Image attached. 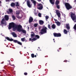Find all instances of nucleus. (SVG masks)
<instances>
[{
    "instance_id": "obj_1",
    "label": "nucleus",
    "mask_w": 76,
    "mask_h": 76,
    "mask_svg": "<svg viewBox=\"0 0 76 76\" xmlns=\"http://www.w3.org/2000/svg\"><path fill=\"white\" fill-rule=\"evenodd\" d=\"M20 25H18L17 24H15L14 23H10L8 27V29H11L12 28H13V30L14 31H16V29H17L18 28V26Z\"/></svg>"
},
{
    "instance_id": "obj_2",
    "label": "nucleus",
    "mask_w": 76,
    "mask_h": 76,
    "mask_svg": "<svg viewBox=\"0 0 76 76\" xmlns=\"http://www.w3.org/2000/svg\"><path fill=\"white\" fill-rule=\"evenodd\" d=\"M22 28V26L19 25V26L18 27V28H17V31L20 32H22L23 34H26V31L23 29H21Z\"/></svg>"
},
{
    "instance_id": "obj_3",
    "label": "nucleus",
    "mask_w": 76,
    "mask_h": 76,
    "mask_svg": "<svg viewBox=\"0 0 76 76\" xmlns=\"http://www.w3.org/2000/svg\"><path fill=\"white\" fill-rule=\"evenodd\" d=\"M47 32V28L46 27H45L41 30V32H40V33L42 35V34H46Z\"/></svg>"
},
{
    "instance_id": "obj_4",
    "label": "nucleus",
    "mask_w": 76,
    "mask_h": 76,
    "mask_svg": "<svg viewBox=\"0 0 76 76\" xmlns=\"http://www.w3.org/2000/svg\"><path fill=\"white\" fill-rule=\"evenodd\" d=\"M35 38H33V39L31 38H30L29 39V41H31V42H33L34 41H36L39 38V36L38 35H35Z\"/></svg>"
},
{
    "instance_id": "obj_5",
    "label": "nucleus",
    "mask_w": 76,
    "mask_h": 76,
    "mask_svg": "<svg viewBox=\"0 0 76 76\" xmlns=\"http://www.w3.org/2000/svg\"><path fill=\"white\" fill-rule=\"evenodd\" d=\"M70 16L72 20H75V22H76V17L75 14L71 13L70 14Z\"/></svg>"
},
{
    "instance_id": "obj_6",
    "label": "nucleus",
    "mask_w": 76,
    "mask_h": 76,
    "mask_svg": "<svg viewBox=\"0 0 76 76\" xmlns=\"http://www.w3.org/2000/svg\"><path fill=\"white\" fill-rule=\"evenodd\" d=\"M65 6L67 10H70L72 8V7L69 3H66L65 4Z\"/></svg>"
},
{
    "instance_id": "obj_7",
    "label": "nucleus",
    "mask_w": 76,
    "mask_h": 76,
    "mask_svg": "<svg viewBox=\"0 0 76 76\" xmlns=\"http://www.w3.org/2000/svg\"><path fill=\"white\" fill-rule=\"evenodd\" d=\"M53 35L55 37H60L61 36V34L60 33H53Z\"/></svg>"
},
{
    "instance_id": "obj_8",
    "label": "nucleus",
    "mask_w": 76,
    "mask_h": 76,
    "mask_svg": "<svg viewBox=\"0 0 76 76\" xmlns=\"http://www.w3.org/2000/svg\"><path fill=\"white\" fill-rule=\"evenodd\" d=\"M56 13L58 16V18H60V11L58 10H56Z\"/></svg>"
},
{
    "instance_id": "obj_9",
    "label": "nucleus",
    "mask_w": 76,
    "mask_h": 76,
    "mask_svg": "<svg viewBox=\"0 0 76 76\" xmlns=\"http://www.w3.org/2000/svg\"><path fill=\"white\" fill-rule=\"evenodd\" d=\"M27 5L29 8H31L32 6V5L31 4V2L29 0H28L27 1Z\"/></svg>"
},
{
    "instance_id": "obj_10",
    "label": "nucleus",
    "mask_w": 76,
    "mask_h": 76,
    "mask_svg": "<svg viewBox=\"0 0 76 76\" xmlns=\"http://www.w3.org/2000/svg\"><path fill=\"white\" fill-rule=\"evenodd\" d=\"M33 20L34 19H33L32 17H30L29 18L28 21L29 23H31V22H32V21H33Z\"/></svg>"
},
{
    "instance_id": "obj_11",
    "label": "nucleus",
    "mask_w": 76,
    "mask_h": 76,
    "mask_svg": "<svg viewBox=\"0 0 76 76\" xmlns=\"http://www.w3.org/2000/svg\"><path fill=\"white\" fill-rule=\"evenodd\" d=\"M6 39H7L8 41H13V39H10V38L8 37H6Z\"/></svg>"
},
{
    "instance_id": "obj_12",
    "label": "nucleus",
    "mask_w": 76,
    "mask_h": 76,
    "mask_svg": "<svg viewBox=\"0 0 76 76\" xmlns=\"http://www.w3.org/2000/svg\"><path fill=\"white\" fill-rule=\"evenodd\" d=\"M11 35H12L13 37L15 38L17 37V35H16V33L14 32H12L11 33Z\"/></svg>"
},
{
    "instance_id": "obj_13",
    "label": "nucleus",
    "mask_w": 76,
    "mask_h": 76,
    "mask_svg": "<svg viewBox=\"0 0 76 76\" xmlns=\"http://www.w3.org/2000/svg\"><path fill=\"white\" fill-rule=\"evenodd\" d=\"M50 3L52 4H54V3L55 2V0H49Z\"/></svg>"
},
{
    "instance_id": "obj_14",
    "label": "nucleus",
    "mask_w": 76,
    "mask_h": 76,
    "mask_svg": "<svg viewBox=\"0 0 76 76\" xmlns=\"http://www.w3.org/2000/svg\"><path fill=\"white\" fill-rule=\"evenodd\" d=\"M39 23L41 25H42L44 23V22L42 20H40L39 21Z\"/></svg>"
},
{
    "instance_id": "obj_15",
    "label": "nucleus",
    "mask_w": 76,
    "mask_h": 76,
    "mask_svg": "<svg viewBox=\"0 0 76 76\" xmlns=\"http://www.w3.org/2000/svg\"><path fill=\"white\" fill-rule=\"evenodd\" d=\"M33 33V34H31V38H32L35 37V33L33 32H31V34H32Z\"/></svg>"
},
{
    "instance_id": "obj_16",
    "label": "nucleus",
    "mask_w": 76,
    "mask_h": 76,
    "mask_svg": "<svg viewBox=\"0 0 76 76\" xmlns=\"http://www.w3.org/2000/svg\"><path fill=\"white\" fill-rule=\"evenodd\" d=\"M60 4V1L58 0H56L55 2V5H58Z\"/></svg>"
},
{
    "instance_id": "obj_17",
    "label": "nucleus",
    "mask_w": 76,
    "mask_h": 76,
    "mask_svg": "<svg viewBox=\"0 0 76 76\" xmlns=\"http://www.w3.org/2000/svg\"><path fill=\"white\" fill-rule=\"evenodd\" d=\"M5 19L6 20H9V16L7 15H5Z\"/></svg>"
},
{
    "instance_id": "obj_18",
    "label": "nucleus",
    "mask_w": 76,
    "mask_h": 76,
    "mask_svg": "<svg viewBox=\"0 0 76 76\" xmlns=\"http://www.w3.org/2000/svg\"><path fill=\"white\" fill-rule=\"evenodd\" d=\"M4 19L3 18L1 21V25H4Z\"/></svg>"
},
{
    "instance_id": "obj_19",
    "label": "nucleus",
    "mask_w": 76,
    "mask_h": 76,
    "mask_svg": "<svg viewBox=\"0 0 76 76\" xmlns=\"http://www.w3.org/2000/svg\"><path fill=\"white\" fill-rule=\"evenodd\" d=\"M12 12H13V10L11 9H9V12H7V13L8 14H9V13H12Z\"/></svg>"
},
{
    "instance_id": "obj_20",
    "label": "nucleus",
    "mask_w": 76,
    "mask_h": 76,
    "mask_svg": "<svg viewBox=\"0 0 76 76\" xmlns=\"http://www.w3.org/2000/svg\"><path fill=\"white\" fill-rule=\"evenodd\" d=\"M31 1H32L33 3L34 4V6H36V4L37 3L36 1L34 0H31Z\"/></svg>"
},
{
    "instance_id": "obj_21",
    "label": "nucleus",
    "mask_w": 76,
    "mask_h": 76,
    "mask_svg": "<svg viewBox=\"0 0 76 76\" xmlns=\"http://www.w3.org/2000/svg\"><path fill=\"white\" fill-rule=\"evenodd\" d=\"M56 27V26L54 24H53L52 25V28L53 29H55Z\"/></svg>"
},
{
    "instance_id": "obj_22",
    "label": "nucleus",
    "mask_w": 76,
    "mask_h": 76,
    "mask_svg": "<svg viewBox=\"0 0 76 76\" xmlns=\"http://www.w3.org/2000/svg\"><path fill=\"white\" fill-rule=\"evenodd\" d=\"M55 23L57 24V25L59 26H60V23L59 21L56 22Z\"/></svg>"
},
{
    "instance_id": "obj_23",
    "label": "nucleus",
    "mask_w": 76,
    "mask_h": 76,
    "mask_svg": "<svg viewBox=\"0 0 76 76\" xmlns=\"http://www.w3.org/2000/svg\"><path fill=\"white\" fill-rule=\"evenodd\" d=\"M66 27L68 30L70 29V27L69 26V24L66 25Z\"/></svg>"
},
{
    "instance_id": "obj_24",
    "label": "nucleus",
    "mask_w": 76,
    "mask_h": 76,
    "mask_svg": "<svg viewBox=\"0 0 76 76\" xmlns=\"http://www.w3.org/2000/svg\"><path fill=\"white\" fill-rule=\"evenodd\" d=\"M43 9V6L42 5V6H40V7H38V9L39 10H42Z\"/></svg>"
},
{
    "instance_id": "obj_25",
    "label": "nucleus",
    "mask_w": 76,
    "mask_h": 76,
    "mask_svg": "<svg viewBox=\"0 0 76 76\" xmlns=\"http://www.w3.org/2000/svg\"><path fill=\"white\" fill-rule=\"evenodd\" d=\"M11 7H14L15 6V4L12 2L11 4Z\"/></svg>"
},
{
    "instance_id": "obj_26",
    "label": "nucleus",
    "mask_w": 76,
    "mask_h": 76,
    "mask_svg": "<svg viewBox=\"0 0 76 76\" xmlns=\"http://www.w3.org/2000/svg\"><path fill=\"white\" fill-rule=\"evenodd\" d=\"M64 33L65 34H67V31L66 29H64Z\"/></svg>"
},
{
    "instance_id": "obj_27",
    "label": "nucleus",
    "mask_w": 76,
    "mask_h": 76,
    "mask_svg": "<svg viewBox=\"0 0 76 76\" xmlns=\"http://www.w3.org/2000/svg\"><path fill=\"white\" fill-rule=\"evenodd\" d=\"M42 6V5L41 3L38 4L37 5L38 7H39Z\"/></svg>"
},
{
    "instance_id": "obj_28",
    "label": "nucleus",
    "mask_w": 76,
    "mask_h": 76,
    "mask_svg": "<svg viewBox=\"0 0 76 76\" xmlns=\"http://www.w3.org/2000/svg\"><path fill=\"white\" fill-rule=\"evenodd\" d=\"M12 18L13 20H15L16 19V17L13 15H12Z\"/></svg>"
},
{
    "instance_id": "obj_29",
    "label": "nucleus",
    "mask_w": 76,
    "mask_h": 76,
    "mask_svg": "<svg viewBox=\"0 0 76 76\" xmlns=\"http://www.w3.org/2000/svg\"><path fill=\"white\" fill-rule=\"evenodd\" d=\"M13 42H15V43H18V41L16 40H14L13 39Z\"/></svg>"
},
{
    "instance_id": "obj_30",
    "label": "nucleus",
    "mask_w": 76,
    "mask_h": 76,
    "mask_svg": "<svg viewBox=\"0 0 76 76\" xmlns=\"http://www.w3.org/2000/svg\"><path fill=\"white\" fill-rule=\"evenodd\" d=\"M25 38L24 37V38H22L21 39V41H25Z\"/></svg>"
},
{
    "instance_id": "obj_31",
    "label": "nucleus",
    "mask_w": 76,
    "mask_h": 76,
    "mask_svg": "<svg viewBox=\"0 0 76 76\" xmlns=\"http://www.w3.org/2000/svg\"><path fill=\"white\" fill-rule=\"evenodd\" d=\"M56 7H57V9H60V5H56Z\"/></svg>"
},
{
    "instance_id": "obj_32",
    "label": "nucleus",
    "mask_w": 76,
    "mask_h": 76,
    "mask_svg": "<svg viewBox=\"0 0 76 76\" xmlns=\"http://www.w3.org/2000/svg\"><path fill=\"white\" fill-rule=\"evenodd\" d=\"M17 43H18V44H19V45H22V43L18 41Z\"/></svg>"
},
{
    "instance_id": "obj_33",
    "label": "nucleus",
    "mask_w": 76,
    "mask_h": 76,
    "mask_svg": "<svg viewBox=\"0 0 76 76\" xmlns=\"http://www.w3.org/2000/svg\"><path fill=\"white\" fill-rule=\"evenodd\" d=\"M10 66H13V67H12V68H15V65L14 64L11 65V64H10Z\"/></svg>"
},
{
    "instance_id": "obj_34",
    "label": "nucleus",
    "mask_w": 76,
    "mask_h": 76,
    "mask_svg": "<svg viewBox=\"0 0 76 76\" xmlns=\"http://www.w3.org/2000/svg\"><path fill=\"white\" fill-rule=\"evenodd\" d=\"M37 26H38V23H35L34 25V26L35 28H36Z\"/></svg>"
},
{
    "instance_id": "obj_35",
    "label": "nucleus",
    "mask_w": 76,
    "mask_h": 76,
    "mask_svg": "<svg viewBox=\"0 0 76 76\" xmlns=\"http://www.w3.org/2000/svg\"><path fill=\"white\" fill-rule=\"evenodd\" d=\"M31 57L32 58H34V54L33 53L31 54Z\"/></svg>"
},
{
    "instance_id": "obj_36",
    "label": "nucleus",
    "mask_w": 76,
    "mask_h": 76,
    "mask_svg": "<svg viewBox=\"0 0 76 76\" xmlns=\"http://www.w3.org/2000/svg\"><path fill=\"white\" fill-rule=\"evenodd\" d=\"M16 7L18 6H19V3L18 2H17L16 3Z\"/></svg>"
},
{
    "instance_id": "obj_37",
    "label": "nucleus",
    "mask_w": 76,
    "mask_h": 76,
    "mask_svg": "<svg viewBox=\"0 0 76 76\" xmlns=\"http://www.w3.org/2000/svg\"><path fill=\"white\" fill-rule=\"evenodd\" d=\"M73 28L75 30H76V24L74 26Z\"/></svg>"
},
{
    "instance_id": "obj_38",
    "label": "nucleus",
    "mask_w": 76,
    "mask_h": 76,
    "mask_svg": "<svg viewBox=\"0 0 76 76\" xmlns=\"http://www.w3.org/2000/svg\"><path fill=\"white\" fill-rule=\"evenodd\" d=\"M16 15H19L20 12L18 11H17L16 12Z\"/></svg>"
},
{
    "instance_id": "obj_39",
    "label": "nucleus",
    "mask_w": 76,
    "mask_h": 76,
    "mask_svg": "<svg viewBox=\"0 0 76 76\" xmlns=\"http://www.w3.org/2000/svg\"><path fill=\"white\" fill-rule=\"evenodd\" d=\"M38 15L39 17H40V18L41 17V13H39L38 14Z\"/></svg>"
},
{
    "instance_id": "obj_40",
    "label": "nucleus",
    "mask_w": 76,
    "mask_h": 76,
    "mask_svg": "<svg viewBox=\"0 0 76 76\" xmlns=\"http://www.w3.org/2000/svg\"><path fill=\"white\" fill-rule=\"evenodd\" d=\"M50 26H50V24L48 25V28H49V29H51V27H50Z\"/></svg>"
},
{
    "instance_id": "obj_41",
    "label": "nucleus",
    "mask_w": 76,
    "mask_h": 76,
    "mask_svg": "<svg viewBox=\"0 0 76 76\" xmlns=\"http://www.w3.org/2000/svg\"><path fill=\"white\" fill-rule=\"evenodd\" d=\"M24 75L26 76V75H28V73H27V72H24Z\"/></svg>"
},
{
    "instance_id": "obj_42",
    "label": "nucleus",
    "mask_w": 76,
    "mask_h": 76,
    "mask_svg": "<svg viewBox=\"0 0 76 76\" xmlns=\"http://www.w3.org/2000/svg\"><path fill=\"white\" fill-rule=\"evenodd\" d=\"M45 18L46 19H48L49 18V17L48 16H46Z\"/></svg>"
},
{
    "instance_id": "obj_43",
    "label": "nucleus",
    "mask_w": 76,
    "mask_h": 76,
    "mask_svg": "<svg viewBox=\"0 0 76 76\" xmlns=\"http://www.w3.org/2000/svg\"><path fill=\"white\" fill-rule=\"evenodd\" d=\"M12 0H5L6 2H7L8 1H10Z\"/></svg>"
},
{
    "instance_id": "obj_44",
    "label": "nucleus",
    "mask_w": 76,
    "mask_h": 76,
    "mask_svg": "<svg viewBox=\"0 0 76 76\" xmlns=\"http://www.w3.org/2000/svg\"><path fill=\"white\" fill-rule=\"evenodd\" d=\"M34 14L35 16H38V15H37V12H34Z\"/></svg>"
},
{
    "instance_id": "obj_45",
    "label": "nucleus",
    "mask_w": 76,
    "mask_h": 76,
    "mask_svg": "<svg viewBox=\"0 0 76 76\" xmlns=\"http://www.w3.org/2000/svg\"><path fill=\"white\" fill-rule=\"evenodd\" d=\"M17 18H20V17L19 16H17Z\"/></svg>"
},
{
    "instance_id": "obj_46",
    "label": "nucleus",
    "mask_w": 76,
    "mask_h": 76,
    "mask_svg": "<svg viewBox=\"0 0 76 76\" xmlns=\"http://www.w3.org/2000/svg\"><path fill=\"white\" fill-rule=\"evenodd\" d=\"M66 61H68L67 60H65L64 61V62H66V63L67 62Z\"/></svg>"
},
{
    "instance_id": "obj_47",
    "label": "nucleus",
    "mask_w": 76,
    "mask_h": 76,
    "mask_svg": "<svg viewBox=\"0 0 76 76\" xmlns=\"http://www.w3.org/2000/svg\"><path fill=\"white\" fill-rule=\"evenodd\" d=\"M42 0H37L38 1H41Z\"/></svg>"
},
{
    "instance_id": "obj_48",
    "label": "nucleus",
    "mask_w": 76,
    "mask_h": 76,
    "mask_svg": "<svg viewBox=\"0 0 76 76\" xmlns=\"http://www.w3.org/2000/svg\"><path fill=\"white\" fill-rule=\"evenodd\" d=\"M34 57H37V55H35Z\"/></svg>"
},
{
    "instance_id": "obj_49",
    "label": "nucleus",
    "mask_w": 76,
    "mask_h": 76,
    "mask_svg": "<svg viewBox=\"0 0 76 76\" xmlns=\"http://www.w3.org/2000/svg\"><path fill=\"white\" fill-rule=\"evenodd\" d=\"M0 3H1V1H0Z\"/></svg>"
},
{
    "instance_id": "obj_50",
    "label": "nucleus",
    "mask_w": 76,
    "mask_h": 76,
    "mask_svg": "<svg viewBox=\"0 0 76 76\" xmlns=\"http://www.w3.org/2000/svg\"><path fill=\"white\" fill-rule=\"evenodd\" d=\"M57 51H58V52H59V51H60L58 50H57Z\"/></svg>"
},
{
    "instance_id": "obj_51",
    "label": "nucleus",
    "mask_w": 76,
    "mask_h": 76,
    "mask_svg": "<svg viewBox=\"0 0 76 76\" xmlns=\"http://www.w3.org/2000/svg\"><path fill=\"white\" fill-rule=\"evenodd\" d=\"M53 41H54V42H55V41H54V39H53Z\"/></svg>"
},
{
    "instance_id": "obj_52",
    "label": "nucleus",
    "mask_w": 76,
    "mask_h": 76,
    "mask_svg": "<svg viewBox=\"0 0 76 76\" xmlns=\"http://www.w3.org/2000/svg\"><path fill=\"white\" fill-rule=\"evenodd\" d=\"M4 41H6V40H5Z\"/></svg>"
},
{
    "instance_id": "obj_53",
    "label": "nucleus",
    "mask_w": 76,
    "mask_h": 76,
    "mask_svg": "<svg viewBox=\"0 0 76 76\" xmlns=\"http://www.w3.org/2000/svg\"><path fill=\"white\" fill-rule=\"evenodd\" d=\"M59 71H62V70H61V71L59 70Z\"/></svg>"
},
{
    "instance_id": "obj_54",
    "label": "nucleus",
    "mask_w": 76,
    "mask_h": 76,
    "mask_svg": "<svg viewBox=\"0 0 76 76\" xmlns=\"http://www.w3.org/2000/svg\"><path fill=\"white\" fill-rule=\"evenodd\" d=\"M69 1V0H67V1Z\"/></svg>"
},
{
    "instance_id": "obj_55",
    "label": "nucleus",
    "mask_w": 76,
    "mask_h": 76,
    "mask_svg": "<svg viewBox=\"0 0 76 76\" xmlns=\"http://www.w3.org/2000/svg\"><path fill=\"white\" fill-rule=\"evenodd\" d=\"M12 67H13V66H12Z\"/></svg>"
},
{
    "instance_id": "obj_56",
    "label": "nucleus",
    "mask_w": 76,
    "mask_h": 76,
    "mask_svg": "<svg viewBox=\"0 0 76 76\" xmlns=\"http://www.w3.org/2000/svg\"><path fill=\"white\" fill-rule=\"evenodd\" d=\"M47 57H48V56H47Z\"/></svg>"
},
{
    "instance_id": "obj_57",
    "label": "nucleus",
    "mask_w": 76,
    "mask_h": 76,
    "mask_svg": "<svg viewBox=\"0 0 76 76\" xmlns=\"http://www.w3.org/2000/svg\"><path fill=\"white\" fill-rule=\"evenodd\" d=\"M28 28H29V27H28Z\"/></svg>"
}]
</instances>
